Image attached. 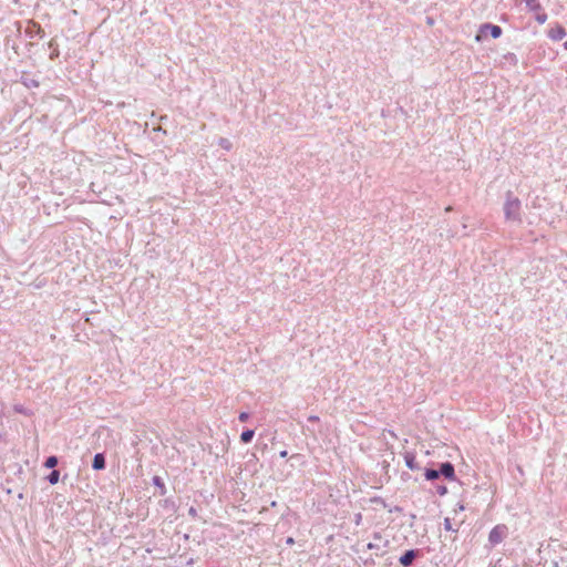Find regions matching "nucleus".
Listing matches in <instances>:
<instances>
[{
	"mask_svg": "<svg viewBox=\"0 0 567 567\" xmlns=\"http://www.w3.org/2000/svg\"><path fill=\"white\" fill-rule=\"evenodd\" d=\"M520 206V200L514 196L511 190H508L506 193V199L503 207L506 220L519 223L522 220Z\"/></svg>",
	"mask_w": 567,
	"mask_h": 567,
	"instance_id": "obj_1",
	"label": "nucleus"
},
{
	"mask_svg": "<svg viewBox=\"0 0 567 567\" xmlns=\"http://www.w3.org/2000/svg\"><path fill=\"white\" fill-rule=\"evenodd\" d=\"M503 30L499 25L492 23H483L480 25L478 32L475 35L476 42H482L489 34L493 39H497L502 35Z\"/></svg>",
	"mask_w": 567,
	"mask_h": 567,
	"instance_id": "obj_2",
	"label": "nucleus"
},
{
	"mask_svg": "<svg viewBox=\"0 0 567 567\" xmlns=\"http://www.w3.org/2000/svg\"><path fill=\"white\" fill-rule=\"evenodd\" d=\"M507 530L508 529H507L506 525H503V524L496 525L489 532L488 542L493 546L501 544L504 540V538L507 536Z\"/></svg>",
	"mask_w": 567,
	"mask_h": 567,
	"instance_id": "obj_3",
	"label": "nucleus"
},
{
	"mask_svg": "<svg viewBox=\"0 0 567 567\" xmlns=\"http://www.w3.org/2000/svg\"><path fill=\"white\" fill-rule=\"evenodd\" d=\"M440 476H444L446 480L453 481L455 480V470L454 465L451 462H444L440 464Z\"/></svg>",
	"mask_w": 567,
	"mask_h": 567,
	"instance_id": "obj_4",
	"label": "nucleus"
},
{
	"mask_svg": "<svg viewBox=\"0 0 567 567\" xmlns=\"http://www.w3.org/2000/svg\"><path fill=\"white\" fill-rule=\"evenodd\" d=\"M417 549H409L403 555L400 556L399 561L402 566L409 567L413 564L414 559L417 557Z\"/></svg>",
	"mask_w": 567,
	"mask_h": 567,
	"instance_id": "obj_5",
	"label": "nucleus"
},
{
	"mask_svg": "<svg viewBox=\"0 0 567 567\" xmlns=\"http://www.w3.org/2000/svg\"><path fill=\"white\" fill-rule=\"evenodd\" d=\"M106 466L105 456L103 453H96L93 457L92 468L95 471H102Z\"/></svg>",
	"mask_w": 567,
	"mask_h": 567,
	"instance_id": "obj_6",
	"label": "nucleus"
},
{
	"mask_svg": "<svg viewBox=\"0 0 567 567\" xmlns=\"http://www.w3.org/2000/svg\"><path fill=\"white\" fill-rule=\"evenodd\" d=\"M566 37V30L561 25H557L549 31V38L554 41L563 40Z\"/></svg>",
	"mask_w": 567,
	"mask_h": 567,
	"instance_id": "obj_7",
	"label": "nucleus"
},
{
	"mask_svg": "<svg viewBox=\"0 0 567 567\" xmlns=\"http://www.w3.org/2000/svg\"><path fill=\"white\" fill-rule=\"evenodd\" d=\"M404 461L408 468L412 471L420 468L419 464L415 461V455L413 453H405Z\"/></svg>",
	"mask_w": 567,
	"mask_h": 567,
	"instance_id": "obj_8",
	"label": "nucleus"
},
{
	"mask_svg": "<svg viewBox=\"0 0 567 567\" xmlns=\"http://www.w3.org/2000/svg\"><path fill=\"white\" fill-rule=\"evenodd\" d=\"M21 83L28 87V89H31V87H38L39 86V81L27 75V74H23L21 76Z\"/></svg>",
	"mask_w": 567,
	"mask_h": 567,
	"instance_id": "obj_9",
	"label": "nucleus"
},
{
	"mask_svg": "<svg viewBox=\"0 0 567 567\" xmlns=\"http://www.w3.org/2000/svg\"><path fill=\"white\" fill-rule=\"evenodd\" d=\"M527 9L532 12H538L542 10V4L538 0H523Z\"/></svg>",
	"mask_w": 567,
	"mask_h": 567,
	"instance_id": "obj_10",
	"label": "nucleus"
},
{
	"mask_svg": "<svg viewBox=\"0 0 567 567\" xmlns=\"http://www.w3.org/2000/svg\"><path fill=\"white\" fill-rule=\"evenodd\" d=\"M424 476L427 481H435L440 477V472L434 468H425Z\"/></svg>",
	"mask_w": 567,
	"mask_h": 567,
	"instance_id": "obj_11",
	"label": "nucleus"
},
{
	"mask_svg": "<svg viewBox=\"0 0 567 567\" xmlns=\"http://www.w3.org/2000/svg\"><path fill=\"white\" fill-rule=\"evenodd\" d=\"M152 481H153V484L159 488V495L164 496L166 494V487H165L163 480L156 475L153 477Z\"/></svg>",
	"mask_w": 567,
	"mask_h": 567,
	"instance_id": "obj_12",
	"label": "nucleus"
},
{
	"mask_svg": "<svg viewBox=\"0 0 567 567\" xmlns=\"http://www.w3.org/2000/svg\"><path fill=\"white\" fill-rule=\"evenodd\" d=\"M255 435V431L254 430H250V429H247L245 430L241 435H240V441L245 444L251 442L252 437Z\"/></svg>",
	"mask_w": 567,
	"mask_h": 567,
	"instance_id": "obj_13",
	"label": "nucleus"
},
{
	"mask_svg": "<svg viewBox=\"0 0 567 567\" xmlns=\"http://www.w3.org/2000/svg\"><path fill=\"white\" fill-rule=\"evenodd\" d=\"M47 480L48 482L51 484V485H54L59 482L60 480V472L56 471V470H53L48 476H47Z\"/></svg>",
	"mask_w": 567,
	"mask_h": 567,
	"instance_id": "obj_14",
	"label": "nucleus"
},
{
	"mask_svg": "<svg viewBox=\"0 0 567 567\" xmlns=\"http://www.w3.org/2000/svg\"><path fill=\"white\" fill-rule=\"evenodd\" d=\"M59 463V460L56 456L52 455V456H49L45 462H44V466L47 468H54Z\"/></svg>",
	"mask_w": 567,
	"mask_h": 567,
	"instance_id": "obj_15",
	"label": "nucleus"
},
{
	"mask_svg": "<svg viewBox=\"0 0 567 567\" xmlns=\"http://www.w3.org/2000/svg\"><path fill=\"white\" fill-rule=\"evenodd\" d=\"M218 145L226 151H230V148L233 147L231 142L226 137H220L218 140Z\"/></svg>",
	"mask_w": 567,
	"mask_h": 567,
	"instance_id": "obj_16",
	"label": "nucleus"
},
{
	"mask_svg": "<svg viewBox=\"0 0 567 567\" xmlns=\"http://www.w3.org/2000/svg\"><path fill=\"white\" fill-rule=\"evenodd\" d=\"M444 529H445V530H447V532H454V533H456V532H457V528H454V527L452 526L451 519H450L449 517H446V518L444 519Z\"/></svg>",
	"mask_w": 567,
	"mask_h": 567,
	"instance_id": "obj_17",
	"label": "nucleus"
},
{
	"mask_svg": "<svg viewBox=\"0 0 567 567\" xmlns=\"http://www.w3.org/2000/svg\"><path fill=\"white\" fill-rule=\"evenodd\" d=\"M536 13H537V14H536V17H535L536 21H537L539 24H544V23L546 22V20H547V14H546V13H544V12H543V13H539V11H538V12H536Z\"/></svg>",
	"mask_w": 567,
	"mask_h": 567,
	"instance_id": "obj_18",
	"label": "nucleus"
},
{
	"mask_svg": "<svg viewBox=\"0 0 567 567\" xmlns=\"http://www.w3.org/2000/svg\"><path fill=\"white\" fill-rule=\"evenodd\" d=\"M436 493L440 496H444L447 493V487L445 485H437L436 486Z\"/></svg>",
	"mask_w": 567,
	"mask_h": 567,
	"instance_id": "obj_19",
	"label": "nucleus"
},
{
	"mask_svg": "<svg viewBox=\"0 0 567 567\" xmlns=\"http://www.w3.org/2000/svg\"><path fill=\"white\" fill-rule=\"evenodd\" d=\"M504 58L509 61L511 63H514L516 64L517 63V58L514 53H507L506 55H504Z\"/></svg>",
	"mask_w": 567,
	"mask_h": 567,
	"instance_id": "obj_20",
	"label": "nucleus"
},
{
	"mask_svg": "<svg viewBox=\"0 0 567 567\" xmlns=\"http://www.w3.org/2000/svg\"><path fill=\"white\" fill-rule=\"evenodd\" d=\"M248 419H249V413L248 412H240L239 413L238 420L240 422H246Z\"/></svg>",
	"mask_w": 567,
	"mask_h": 567,
	"instance_id": "obj_21",
	"label": "nucleus"
},
{
	"mask_svg": "<svg viewBox=\"0 0 567 567\" xmlns=\"http://www.w3.org/2000/svg\"><path fill=\"white\" fill-rule=\"evenodd\" d=\"M308 421H309V422H318V421H319V416H317V415H310V416L308 417Z\"/></svg>",
	"mask_w": 567,
	"mask_h": 567,
	"instance_id": "obj_22",
	"label": "nucleus"
},
{
	"mask_svg": "<svg viewBox=\"0 0 567 567\" xmlns=\"http://www.w3.org/2000/svg\"><path fill=\"white\" fill-rule=\"evenodd\" d=\"M287 455H288V452H287L286 450L281 451V452L279 453V456H280L281 458L287 457Z\"/></svg>",
	"mask_w": 567,
	"mask_h": 567,
	"instance_id": "obj_23",
	"label": "nucleus"
},
{
	"mask_svg": "<svg viewBox=\"0 0 567 567\" xmlns=\"http://www.w3.org/2000/svg\"><path fill=\"white\" fill-rule=\"evenodd\" d=\"M59 55V51L55 49L52 53H51V59H54L55 56Z\"/></svg>",
	"mask_w": 567,
	"mask_h": 567,
	"instance_id": "obj_24",
	"label": "nucleus"
},
{
	"mask_svg": "<svg viewBox=\"0 0 567 567\" xmlns=\"http://www.w3.org/2000/svg\"><path fill=\"white\" fill-rule=\"evenodd\" d=\"M189 514H190V515H193V516H195V515H196V511H195V508L190 507V508H189Z\"/></svg>",
	"mask_w": 567,
	"mask_h": 567,
	"instance_id": "obj_25",
	"label": "nucleus"
},
{
	"mask_svg": "<svg viewBox=\"0 0 567 567\" xmlns=\"http://www.w3.org/2000/svg\"><path fill=\"white\" fill-rule=\"evenodd\" d=\"M463 509H464V505L458 504V505H457V509H455V512H457V511H463Z\"/></svg>",
	"mask_w": 567,
	"mask_h": 567,
	"instance_id": "obj_26",
	"label": "nucleus"
},
{
	"mask_svg": "<svg viewBox=\"0 0 567 567\" xmlns=\"http://www.w3.org/2000/svg\"><path fill=\"white\" fill-rule=\"evenodd\" d=\"M368 548H369V549H373V548H377V546H375L374 544H372V543H369V544H368Z\"/></svg>",
	"mask_w": 567,
	"mask_h": 567,
	"instance_id": "obj_27",
	"label": "nucleus"
},
{
	"mask_svg": "<svg viewBox=\"0 0 567 567\" xmlns=\"http://www.w3.org/2000/svg\"><path fill=\"white\" fill-rule=\"evenodd\" d=\"M14 410H16L17 412H20V413H22V412H23V410H22V408H21V406H16V408H14Z\"/></svg>",
	"mask_w": 567,
	"mask_h": 567,
	"instance_id": "obj_28",
	"label": "nucleus"
},
{
	"mask_svg": "<svg viewBox=\"0 0 567 567\" xmlns=\"http://www.w3.org/2000/svg\"><path fill=\"white\" fill-rule=\"evenodd\" d=\"M286 543H287V544H290V545H291V544H293V538H291V537L287 538V542H286Z\"/></svg>",
	"mask_w": 567,
	"mask_h": 567,
	"instance_id": "obj_29",
	"label": "nucleus"
},
{
	"mask_svg": "<svg viewBox=\"0 0 567 567\" xmlns=\"http://www.w3.org/2000/svg\"><path fill=\"white\" fill-rule=\"evenodd\" d=\"M426 21H427V23H429L430 25H432V24L434 23V21H433V19H432V18H427V20H426Z\"/></svg>",
	"mask_w": 567,
	"mask_h": 567,
	"instance_id": "obj_30",
	"label": "nucleus"
},
{
	"mask_svg": "<svg viewBox=\"0 0 567 567\" xmlns=\"http://www.w3.org/2000/svg\"><path fill=\"white\" fill-rule=\"evenodd\" d=\"M564 48L567 50V41L564 43Z\"/></svg>",
	"mask_w": 567,
	"mask_h": 567,
	"instance_id": "obj_31",
	"label": "nucleus"
},
{
	"mask_svg": "<svg viewBox=\"0 0 567 567\" xmlns=\"http://www.w3.org/2000/svg\"><path fill=\"white\" fill-rule=\"evenodd\" d=\"M2 415H3V413H2V411L0 410V419L2 417Z\"/></svg>",
	"mask_w": 567,
	"mask_h": 567,
	"instance_id": "obj_32",
	"label": "nucleus"
},
{
	"mask_svg": "<svg viewBox=\"0 0 567 567\" xmlns=\"http://www.w3.org/2000/svg\"><path fill=\"white\" fill-rule=\"evenodd\" d=\"M554 567H558V564H557V563H554Z\"/></svg>",
	"mask_w": 567,
	"mask_h": 567,
	"instance_id": "obj_33",
	"label": "nucleus"
}]
</instances>
